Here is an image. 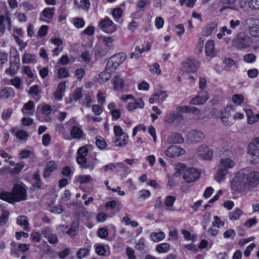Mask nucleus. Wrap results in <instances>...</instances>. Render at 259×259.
<instances>
[{
	"label": "nucleus",
	"mask_w": 259,
	"mask_h": 259,
	"mask_svg": "<svg viewBox=\"0 0 259 259\" xmlns=\"http://www.w3.org/2000/svg\"><path fill=\"white\" fill-rule=\"evenodd\" d=\"M231 185L236 192L251 191L259 186V172L240 171L233 178Z\"/></svg>",
	"instance_id": "obj_1"
},
{
	"label": "nucleus",
	"mask_w": 259,
	"mask_h": 259,
	"mask_svg": "<svg viewBox=\"0 0 259 259\" xmlns=\"http://www.w3.org/2000/svg\"><path fill=\"white\" fill-rule=\"evenodd\" d=\"M176 112L172 111L167 113L164 117V122L168 124H179L184 120L182 113H192L196 114L200 113V110L198 108L189 106H178L176 108Z\"/></svg>",
	"instance_id": "obj_2"
},
{
	"label": "nucleus",
	"mask_w": 259,
	"mask_h": 259,
	"mask_svg": "<svg viewBox=\"0 0 259 259\" xmlns=\"http://www.w3.org/2000/svg\"><path fill=\"white\" fill-rule=\"evenodd\" d=\"M26 197V190L18 184L14 186L12 192H3L0 193V199L11 203L25 200Z\"/></svg>",
	"instance_id": "obj_3"
},
{
	"label": "nucleus",
	"mask_w": 259,
	"mask_h": 259,
	"mask_svg": "<svg viewBox=\"0 0 259 259\" xmlns=\"http://www.w3.org/2000/svg\"><path fill=\"white\" fill-rule=\"evenodd\" d=\"M176 171L175 176L178 177L183 175V179L188 183H190L198 179L200 177V172L193 168H186L183 163H177L174 165Z\"/></svg>",
	"instance_id": "obj_4"
},
{
	"label": "nucleus",
	"mask_w": 259,
	"mask_h": 259,
	"mask_svg": "<svg viewBox=\"0 0 259 259\" xmlns=\"http://www.w3.org/2000/svg\"><path fill=\"white\" fill-rule=\"evenodd\" d=\"M252 42L250 36L244 32H240L232 40V46L236 48L243 49L249 47Z\"/></svg>",
	"instance_id": "obj_5"
},
{
	"label": "nucleus",
	"mask_w": 259,
	"mask_h": 259,
	"mask_svg": "<svg viewBox=\"0 0 259 259\" xmlns=\"http://www.w3.org/2000/svg\"><path fill=\"white\" fill-rule=\"evenodd\" d=\"M126 57L125 53L123 52L113 55L109 59L107 63L106 70L114 72L116 68L125 60Z\"/></svg>",
	"instance_id": "obj_6"
},
{
	"label": "nucleus",
	"mask_w": 259,
	"mask_h": 259,
	"mask_svg": "<svg viewBox=\"0 0 259 259\" xmlns=\"http://www.w3.org/2000/svg\"><path fill=\"white\" fill-rule=\"evenodd\" d=\"M20 57L18 52L16 51L14 55H11L10 59V67L5 71L6 74L10 76H14L20 68Z\"/></svg>",
	"instance_id": "obj_7"
},
{
	"label": "nucleus",
	"mask_w": 259,
	"mask_h": 259,
	"mask_svg": "<svg viewBox=\"0 0 259 259\" xmlns=\"http://www.w3.org/2000/svg\"><path fill=\"white\" fill-rule=\"evenodd\" d=\"M99 27L103 32L108 34L114 33L117 29V25L108 17H106L100 21Z\"/></svg>",
	"instance_id": "obj_8"
},
{
	"label": "nucleus",
	"mask_w": 259,
	"mask_h": 259,
	"mask_svg": "<svg viewBox=\"0 0 259 259\" xmlns=\"http://www.w3.org/2000/svg\"><path fill=\"white\" fill-rule=\"evenodd\" d=\"M196 155L201 160L210 161L213 155V151L207 145L203 144L197 148Z\"/></svg>",
	"instance_id": "obj_9"
},
{
	"label": "nucleus",
	"mask_w": 259,
	"mask_h": 259,
	"mask_svg": "<svg viewBox=\"0 0 259 259\" xmlns=\"http://www.w3.org/2000/svg\"><path fill=\"white\" fill-rule=\"evenodd\" d=\"M200 63L195 59L190 57L187 58L182 63V66L185 71L188 73H195L198 70Z\"/></svg>",
	"instance_id": "obj_10"
},
{
	"label": "nucleus",
	"mask_w": 259,
	"mask_h": 259,
	"mask_svg": "<svg viewBox=\"0 0 259 259\" xmlns=\"http://www.w3.org/2000/svg\"><path fill=\"white\" fill-rule=\"evenodd\" d=\"M247 154L251 156L254 161L259 157V137L253 138L248 144Z\"/></svg>",
	"instance_id": "obj_11"
},
{
	"label": "nucleus",
	"mask_w": 259,
	"mask_h": 259,
	"mask_svg": "<svg viewBox=\"0 0 259 259\" xmlns=\"http://www.w3.org/2000/svg\"><path fill=\"white\" fill-rule=\"evenodd\" d=\"M234 163H221L219 165V170L215 176L217 181L221 183L225 179V175L228 172V169L232 168Z\"/></svg>",
	"instance_id": "obj_12"
},
{
	"label": "nucleus",
	"mask_w": 259,
	"mask_h": 259,
	"mask_svg": "<svg viewBox=\"0 0 259 259\" xmlns=\"http://www.w3.org/2000/svg\"><path fill=\"white\" fill-rule=\"evenodd\" d=\"M185 152V150L180 147L176 145H171L165 151V154L167 157L173 158L182 155Z\"/></svg>",
	"instance_id": "obj_13"
},
{
	"label": "nucleus",
	"mask_w": 259,
	"mask_h": 259,
	"mask_svg": "<svg viewBox=\"0 0 259 259\" xmlns=\"http://www.w3.org/2000/svg\"><path fill=\"white\" fill-rule=\"evenodd\" d=\"M66 88V81H61L59 82L57 87V89L54 92V97L56 100L61 101L64 96Z\"/></svg>",
	"instance_id": "obj_14"
},
{
	"label": "nucleus",
	"mask_w": 259,
	"mask_h": 259,
	"mask_svg": "<svg viewBox=\"0 0 259 259\" xmlns=\"http://www.w3.org/2000/svg\"><path fill=\"white\" fill-rule=\"evenodd\" d=\"M230 110H235V107L233 105L227 106L224 108V112L221 113V119L223 124L227 126H229L232 124V122L228 120L229 117L230 115L229 113H227V111Z\"/></svg>",
	"instance_id": "obj_15"
},
{
	"label": "nucleus",
	"mask_w": 259,
	"mask_h": 259,
	"mask_svg": "<svg viewBox=\"0 0 259 259\" xmlns=\"http://www.w3.org/2000/svg\"><path fill=\"white\" fill-rule=\"evenodd\" d=\"M35 104L32 101H29L23 106L21 112L24 115L32 116L34 113Z\"/></svg>",
	"instance_id": "obj_16"
},
{
	"label": "nucleus",
	"mask_w": 259,
	"mask_h": 259,
	"mask_svg": "<svg viewBox=\"0 0 259 259\" xmlns=\"http://www.w3.org/2000/svg\"><path fill=\"white\" fill-rule=\"evenodd\" d=\"M88 152L87 146L80 147L77 152L76 162H87L86 156Z\"/></svg>",
	"instance_id": "obj_17"
},
{
	"label": "nucleus",
	"mask_w": 259,
	"mask_h": 259,
	"mask_svg": "<svg viewBox=\"0 0 259 259\" xmlns=\"http://www.w3.org/2000/svg\"><path fill=\"white\" fill-rule=\"evenodd\" d=\"M206 56L214 57L216 55L214 48V41L213 40H209L206 41L205 47Z\"/></svg>",
	"instance_id": "obj_18"
},
{
	"label": "nucleus",
	"mask_w": 259,
	"mask_h": 259,
	"mask_svg": "<svg viewBox=\"0 0 259 259\" xmlns=\"http://www.w3.org/2000/svg\"><path fill=\"white\" fill-rule=\"evenodd\" d=\"M209 99L208 94L206 92L205 93V95L203 96L198 95L195 97L192 98L190 101V104L191 105H203L206 101Z\"/></svg>",
	"instance_id": "obj_19"
},
{
	"label": "nucleus",
	"mask_w": 259,
	"mask_h": 259,
	"mask_svg": "<svg viewBox=\"0 0 259 259\" xmlns=\"http://www.w3.org/2000/svg\"><path fill=\"white\" fill-rule=\"evenodd\" d=\"M15 92L12 88L6 87L0 91V99L2 100H7L11 97L14 96Z\"/></svg>",
	"instance_id": "obj_20"
},
{
	"label": "nucleus",
	"mask_w": 259,
	"mask_h": 259,
	"mask_svg": "<svg viewBox=\"0 0 259 259\" xmlns=\"http://www.w3.org/2000/svg\"><path fill=\"white\" fill-rule=\"evenodd\" d=\"M70 135L73 139H80L83 135L82 130L77 125L72 126L70 131Z\"/></svg>",
	"instance_id": "obj_21"
},
{
	"label": "nucleus",
	"mask_w": 259,
	"mask_h": 259,
	"mask_svg": "<svg viewBox=\"0 0 259 259\" xmlns=\"http://www.w3.org/2000/svg\"><path fill=\"white\" fill-rule=\"evenodd\" d=\"M218 24L213 22L207 24L203 29L204 35L206 36H210L213 32L217 30Z\"/></svg>",
	"instance_id": "obj_22"
},
{
	"label": "nucleus",
	"mask_w": 259,
	"mask_h": 259,
	"mask_svg": "<svg viewBox=\"0 0 259 259\" xmlns=\"http://www.w3.org/2000/svg\"><path fill=\"white\" fill-rule=\"evenodd\" d=\"M22 62L23 64H35L37 62V57L35 54L25 53L22 56Z\"/></svg>",
	"instance_id": "obj_23"
},
{
	"label": "nucleus",
	"mask_w": 259,
	"mask_h": 259,
	"mask_svg": "<svg viewBox=\"0 0 259 259\" xmlns=\"http://www.w3.org/2000/svg\"><path fill=\"white\" fill-rule=\"evenodd\" d=\"M128 136L127 134H124L123 136L120 137H115L114 143L116 146L124 147L127 145L128 143Z\"/></svg>",
	"instance_id": "obj_24"
},
{
	"label": "nucleus",
	"mask_w": 259,
	"mask_h": 259,
	"mask_svg": "<svg viewBox=\"0 0 259 259\" xmlns=\"http://www.w3.org/2000/svg\"><path fill=\"white\" fill-rule=\"evenodd\" d=\"M17 223L18 225L22 227L24 230L29 231L30 228L29 227L28 219L24 215H21L17 219Z\"/></svg>",
	"instance_id": "obj_25"
},
{
	"label": "nucleus",
	"mask_w": 259,
	"mask_h": 259,
	"mask_svg": "<svg viewBox=\"0 0 259 259\" xmlns=\"http://www.w3.org/2000/svg\"><path fill=\"white\" fill-rule=\"evenodd\" d=\"M112 72H113L106 70V68L105 71L101 72L99 74L98 78L99 82L102 84L107 81L111 78Z\"/></svg>",
	"instance_id": "obj_26"
},
{
	"label": "nucleus",
	"mask_w": 259,
	"mask_h": 259,
	"mask_svg": "<svg viewBox=\"0 0 259 259\" xmlns=\"http://www.w3.org/2000/svg\"><path fill=\"white\" fill-rule=\"evenodd\" d=\"M204 137V134L202 132L198 130H194L192 131V141L194 143L200 142L203 139Z\"/></svg>",
	"instance_id": "obj_27"
},
{
	"label": "nucleus",
	"mask_w": 259,
	"mask_h": 259,
	"mask_svg": "<svg viewBox=\"0 0 259 259\" xmlns=\"http://www.w3.org/2000/svg\"><path fill=\"white\" fill-rule=\"evenodd\" d=\"M113 84L115 91H122L124 82L122 78L115 76L113 79Z\"/></svg>",
	"instance_id": "obj_28"
},
{
	"label": "nucleus",
	"mask_w": 259,
	"mask_h": 259,
	"mask_svg": "<svg viewBox=\"0 0 259 259\" xmlns=\"http://www.w3.org/2000/svg\"><path fill=\"white\" fill-rule=\"evenodd\" d=\"M57 168V165L55 163H49L44 171V177H49L51 173Z\"/></svg>",
	"instance_id": "obj_29"
},
{
	"label": "nucleus",
	"mask_w": 259,
	"mask_h": 259,
	"mask_svg": "<svg viewBox=\"0 0 259 259\" xmlns=\"http://www.w3.org/2000/svg\"><path fill=\"white\" fill-rule=\"evenodd\" d=\"M55 8L54 7H47L45 8L42 12V16L47 19H52L55 14Z\"/></svg>",
	"instance_id": "obj_30"
},
{
	"label": "nucleus",
	"mask_w": 259,
	"mask_h": 259,
	"mask_svg": "<svg viewBox=\"0 0 259 259\" xmlns=\"http://www.w3.org/2000/svg\"><path fill=\"white\" fill-rule=\"evenodd\" d=\"M244 100V96L241 94H234L232 96V101L236 106H240L242 105Z\"/></svg>",
	"instance_id": "obj_31"
},
{
	"label": "nucleus",
	"mask_w": 259,
	"mask_h": 259,
	"mask_svg": "<svg viewBox=\"0 0 259 259\" xmlns=\"http://www.w3.org/2000/svg\"><path fill=\"white\" fill-rule=\"evenodd\" d=\"M57 77L59 79L67 78L69 76V72L65 67L59 68L57 72Z\"/></svg>",
	"instance_id": "obj_32"
},
{
	"label": "nucleus",
	"mask_w": 259,
	"mask_h": 259,
	"mask_svg": "<svg viewBox=\"0 0 259 259\" xmlns=\"http://www.w3.org/2000/svg\"><path fill=\"white\" fill-rule=\"evenodd\" d=\"M96 145L101 150H104L107 147V143L105 140L101 136H97L96 138Z\"/></svg>",
	"instance_id": "obj_33"
},
{
	"label": "nucleus",
	"mask_w": 259,
	"mask_h": 259,
	"mask_svg": "<svg viewBox=\"0 0 259 259\" xmlns=\"http://www.w3.org/2000/svg\"><path fill=\"white\" fill-rule=\"evenodd\" d=\"M257 23L249 27V31L250 35L257 37L259 35V20H256Z\"/></svg>",
	"instance_id": "obj_34"
},
{
	"label": "nucleus",
	"mask_w": 259,
	"mask_h": 259,
	"mask_svg": "<svg viewBox=\"0 0 259 259\" xmlns=\"http://www.w3.org/2000/svg\"><path fill=\"white\" fill-rule=\"evenodd\" d=\"M83 97L82 92L81 88H77L75 90L72 95L71 100L77 101L80 100Z\"/></svg>",
	"instance_id": "obj_35"
},
{
	"label": "nucleus",
	"mask_w": 259,
	"mask_h": 259,
	"mask_svg": "<svg viewBox=\"0 0 259 259\" xmlns=\"http://www.w3.org/2000/svg\"><path fill=\"white\" fill-rule=\"evenodd\" d=\"M107 54V50L106 49L98 48L95 51V58L96 60L102 58L106 56Z\"/></svg>",
	"instance_id": "obj_36"
},
{
	"label": "nucleus",
	"mask_w": 259,
	"mask_h": 259,
	"mask_svg": "<svg viewBox=\"0 0 259 259\" xmlns=\"http://www.w3.org/2000/svg\"><path fill=\"white\" fill-rule=\"evenodd\" d=\"M152 240L154 242H158L162 240L165 237L164 233L163 232L158 233H152L150 235Z\"/></svg>",
	"instance_id": "obj_37"
},
{
	"label": "nucleus",
	"mask_w": 259,
	"mask_h": 259,
	"mask_svg": "<svg viewBox=\"0 0 259 259\" xmlns=\"http://www.w3.org/2000/svg\"><path fill=\"white\" fill-rule=\"evenodd\" d=\"M247 116V122L249 124H251L257 122V119L256 118V114L254 115L251 110L249 109L246 111Z\"/></svg>",
	"instance_id": "obj_38"
},
{
	"label": "nucleus",
	"mask_w": 259,
	"mask_h": 259,
	"mask_svg": "<svg viewBox=\"0 0 259 259\" xmlns=\"http://www.w3.org/2000/svg\"><path fill=\"white\" fill-rule=\"evenodd\" d=\"M76 179L77 181L81 184H87L93 181L92 178L89 175L79 176Z\"/></svg>",
	"instance_id": "obj_39"
},
{
	"label": "nucleus",
	"mask_w": 259,
	"mask_h": 259,
	"mask_svg": "<svg viewBox=\"0 0 259 259\" xmlns=\"http://www.w3.org/2000/svg\"><path fill=\"white\" fill-rule=\"evenodd\" d=\"M242 214V211L239 208H237L234 211L229 213V218L231 220H236L239 219Z\"/></svg>",
	"instance_id": "obj_40"
},
{
	"label": "nucleus",
	"mask_w": 259,
	"mask_h": 259,
	"mask_svg": "<svg viewBox=\"0 0 259 259\" xmlns=\"http://www.w3.org/2000/svg\"><path fill=\"white\" fill-rule=\"evenodd\" d=\"M34 156L33 152L28 150H23L19 153V158L23 159L28 157H32Z\"/></svg>",
	"instance_id": "obj_41"
},
{
	"label": "nucleus",
	"mask_w": 259,
	"mask_h": 259,
	"mask_svg": "<svg viewBox=\"0 0 259 259\" xmlns=\"http://www.w3.org/2000/svg\"><path fill=\"white\" fill-rule=\"evenodd\" d=\"M223 63L225 64L224 68L227 71L230 70L231 68L235 65L234 60L231 58H225Z\"/></svg>",
	"instance_id": "obj_42"
},
{
	"label": "nucleus",
	"mask_w": 259,
	"mask_h": 259,
	"mask_svg": "<svg viewBox=\"0 0 259 259\" xmlns=\"http://www.w3.org/2000/svg\"><path fill=\"white\" fill-rule=\"evenodd\" d=\"M170 248L169 244L168 243H161L157 245L156 250L160 253H164L167 252Z\"/></svg>",
	"instance_id": "obj_43"
},
{
	"label": "nucleus",
	"mask_w": 259,
	"mask_h": 259,
	"mask_svg": "<svg viewBox=\"0 0 259 259\" xmlns=\"http://www.w3.org/2000/svg\"><path fill=\"white\" fill-rule=\"evenodd\" d=\"M175 200L176 198L174 196H168L166 197L165 199V205L167 207H168V208L167 209V210H174L170 207H171L173 205Z\"/></svg>",
	"instance_id": "obj_44"
},
{
	"label": "nucleus",
	"mask_w": 259,
	"mask_h": 259,
	"mask_svg": "<svg viewBox=\"0 0 259 259\" xmlns=\"http://www.w3.org/2000/svg\"><path fill=\"white\" fill-rule=\"evenodd\" d=\"M150 0H139L137 3L136 7L138 11L144 12L145 7L149 4Z\"/></svg>",
	"instance_id": "obj_45"
},
{
	"label": "nucleus",
	"mask_w": 259,
	"mask_h": 259,
	"mask_svg": "<svg viewBox=\"0 0 259 259\" xmlns=\"http://www.w3.org/2000/svg\"><path fill=\"white\" fill-rule=\"evenodd\" d=\"M73 25L78 28H83L85 25V21L82 18H75L73 20Z\"/></svg>",
	"instance_id": "obj_46"
},
{
	"label": "nucleus",
	"mask_w": 259,
	"mask_h": 259,
	"mask_svg": "<svg viewBox=\"0 0 259 259\" xmlns=\"http://www.w3.org/2000/svg\"><path fill=\"white\" fill-rule=\"evenodd\" d=\"M28 93L30 95L38 96H39L41 90L37 85H33L30 88Z\"/></svg>",
	"instance_id": "obj_47"
},
{
	"label": "nucleus",
	"mask_w": 259,
	"mask_h": 259,
	"mask_svg": "<svg viewBox=\"0 0 259 259\" xmlns=\"http://www.w3.org/2000/svg\"><path fill=\"white\" fill-rule=\"evenodd\" d=\"M9 213L8 210H3L0 217V225H5L8 220Z\"/></svg>",
	"instance_id": "obj_48"
},
{
	"label": "nucleus",
	"mask_w": 259,
	"mask_h": 259,
	"mask_svg": "<svg viewBox=\"0 0 259 259\" xmlns=\"http://www.w3.org/2000/svg\"><path fill=\"white\" fill-rule=\"evenodd\" d=\"M85 71L84 69L79 68L75 70L74 75L77 80L80 81L85 75Z\"/></svg>",
	"instance_id": "obj_49"
},
{
	"label": "nucleus",
	"mask_w": 259,
	"mask_h": 259,
	"mask_svg": "<svg viewBox=\"0 0 259 259\" xmlns=\"http://www.w3.org/2000/svg\"><path fill=\"white\" fill-rule=\"evenodd\" d=\"M172 141L175 143H182L184 141V139L181 134L176 133L172 136Z\"/></svg>",
	"instance_id": "obj_50"
},
{
	"label": "nucleus",
	"mask_w": 259,
	"mask_h": 259,
	"mask_svg": "<svg viewBox=\"0 0 259 259\" xmlns=\"http://www.w3.org/2000/svg\"><path fill=\"white\" fill-rule=\"evenodd\" d=\"M122 13L123 11L121 8H116L113 10L112 14L114 19L117 21L121 17Z\"/></svg>",
	"instance_id": "obj_51"
},
{
	"label": "nucleus",
	"mask_w": 259,
	"mask_h": 259,
	"mask_svg": "<svg viewBox=\"0 0 259 259\" xmlns=\"http://www.w3.org/2000/svg\"><path fill=\"white\" fill-rule=\"evenodd\" d=\"M48 29L49 27L47 25H43L41 26V27L39 28L38 31V36L40 37L46 36L48 33Z\"/></svg>",
	"instance_id": "obj_52"
},
{
	"label": "nucleus",
	"mask_w": 259,
	"mask_h": 259,
	"mask_svg": "<svg viewBox=\"0 0 259 259\" xmlns=\"http://www.w3.org/2000/svg\"><path fill=\"white\" fill-rule=\"evenodd\" d=\"M255 55L252 53L246 54L244 56V61L248 63H253L255 61Z\"/></svg>",
	"instance_id": "obj_53"
},
{
	"label": "nucleus",
	"mask_w": 259,
	"mask_h": 259,
	"mask_svg": "<svg viewBox=\"0 0 259 259\" xmlns=\"http://www.w3.org/2000/svg\"><path fill=\"white\" fill-rule=\"evenodd\" d=\"M14 38L16 43L19 46L20 50L22 51L26 48V47L27 46V44L26 42H23V41L21 40L18 35H14Z\"/></svg>",
	"instance_id": "obj_54"
},
{
	"label": "nucleus",
	"mask_w": 259,
	"mask_h": 259,
	"mask_svg": "<svg viewBox=\"0 0 259 259\" xmlns=\"http://www.w3.org/2000/svg\"><path fill=\"white\" fill-rule=\"evenodd\" d=\"M80 57L83 62L89 63L91 61V56L89 51H84L81 54Z\"/></svg>",
	"instance_id": "obj_55"
},
{
	"label": "nucleus",
	"mask_w": 259,
	"mask_h": 259,
	"mask_svg": "<svg viewBox=\"0 0 259 259\" xmlns=\"http://www.w3.org/2000/svg\"><path fill=\"white\" fill-rule=\"evenodd\" d=\"M11 84L14 86L16 89H19L21 85V80L18 77H15V78L11 79L10 80Z\"/></svg>",
	"instance_id": "obj_56"
},
{
	"label": "nucleus",
	"mask_w": 259,
	"mask_h": 259,
	"mask_svg": "<svg viewBox=\"0 0 259 259\" xmlns=\"http://www.w3.org/2000/svg\"><path fill=\"white\" fill-rule=\"evenodd\" d=\"M248 7L251 10H259V0H249Z\"/></svg>",
	"instance_id": "obj_57"
},
{
	"label": "nucleus",
	"mask_w": 259,
	"mask_h": 259,
	"mask_svg": "<svg viewBox=\"0 0 259 259\" xmlns=\"http://www.w3.org/2000/svg\"><path fill=\"white\" fill-rule=\"evenodd\" d=\"M164 19L161 17H157L155 20V25L157 29L162 28L164 25Z\"/></svg>",
	"instance_id": "obj_58"
},
{
	"label": "nucleus",
	"mask_w": 259,
	"mask_h": 259,
	"mask_svg": "<svg viewBox=\"0 0 259 259\" xmlns=\"http://www.w3.org/2000/svg\"><path fill=\"white\" fill-rule=\"evenodd\" d=\"M12 113L13 111L11 109L8 108L7 109L4 110L2 113V117L3 119L5 120L9 119L11 117Z\"/></svg>",
	"instance_id": "obj_59"
},
{
	"label": "nucleus",
	"mask_w": 259,
	"mask_h": 259,
	"mask_svg": "<svg viewBox=\"0 0 259 259\" xmlns=\"http://www.w3.org/2000/svg\"><path fill=\"white\" fill-rule=\"evenodd\" d=\"M64 210V207L62 205H58L54 206L51 209V211L52 213L60 214Z\"/></svg>",
	"instance_id": "obj_60"
},
{
	"label": "nucleus",
	"mask_w": 259,
	"mask_h": 259,
	"mask_svg": "<svg viewBox=\"0 0 259 259\" xmlns=\"http://www.w3.org/2000/svg\"><path fill=\"white\" fill-rule=\"evenodd\" d=\"M110 114L112 116V120H116L118 119L121 116V111L119 109L111 110Z\"/></svg>",
	"instance_id": "obj_61"
},
{
	"label": "nucleus",
	"mask_w": 259,
	"mask_h": 259,
	"mask_svg": "<svg viewBox=\"0 0 259 259\" xmlns=\"http://www.w3.org/2000/svg\"><path fill=\"white\" fill-rule=\"evenodd\" d=\"M113 131L115 137H120L126 134L123 132L122 128L119 125H115L113 127Z\"/></svg>",
	"instance_id": "obj_62"
},
{
	"label": "nucleus",
	"mask_w": 259,
	"mask_h": 259,
	"mask_svg": "<svg viewBox=\"0 0 259 259\" xmlns=\"http://www.w3.org/2000/svg\"><path fill=\"white\" fill-rule=\"evenodd\" d=\"M23 165L18 163L16 166L13 168H9L8 171L12 174H17L19 173L21 169L23 168Z\"/></svg>",
	"instance_id": "obj_63"
},
{
	"label": "nucleus",
	"mask_w": 259,
	"mask_h": 259,
	"mask_svg": "<svg viewBox=\"0 0 259 259\" xmlns=\"http://www.w3.org/2000/svg\"><path fill=\"white\" fill-rule=\"evenodd\" d=\"M149 84L146 81L143 80L138 85V89L140 91H148L149 89Z\"/></svg>",
	"instance_id": "obj_64"
}]
</instances>
